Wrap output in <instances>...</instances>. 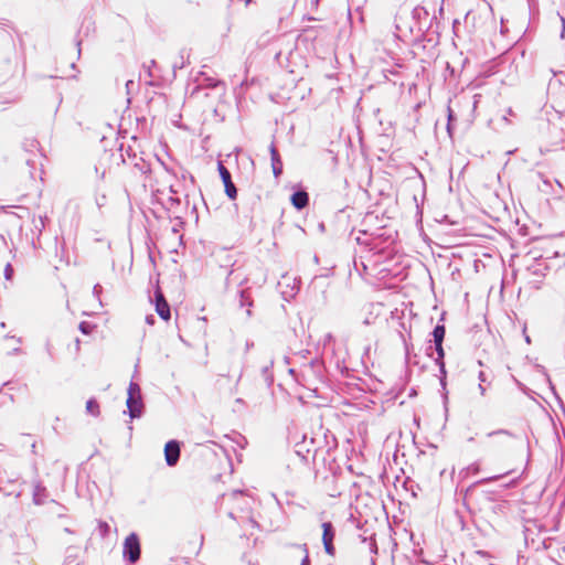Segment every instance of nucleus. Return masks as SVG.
Listing matches in <instances>:
<instances>
[{"label": "nucleus", "mask_w": 565, "mask_h": 565, "mask_svg": "<svg viewBox=\"0 0 565 565\" xmlns=\"http://www.w3.org/2000/svg\"><path fill=\"white\" fill-rule=\"evenodd\" d=\"M140 541L136 533L129 534L124 542V556L130 563H136L140 557Z\"/></svg>", "instance_id": "1"}, {"label": "nucleus", "mask_w": 565, "mask_h": 565, "mask_svg": "<svg viewBox=\"0 0 565 565\" xmlns=\"http://www.w3.org/2000/svg\"><path fill=\"white\" fill-rule=\"evenodd\" d=\"M322 542L324 546V551L327 554L333 556L334 555V546H333V539L335 536V532L333 530V526L330 522L322 523Z\"/></svg>", "instance_id": "2"}, {"label": "nucleus", "mask_w": 565, "mask_h": 565, "mask_svg": "<svg viewBox=\"0 0 565 565\" xmlns=\"http://www.w3.org/2000/svg\"><path fill=\"white\" fill-rule=\"evenodd\" d=\"M217 169H218L221 179L224 183L226 194L228 195L230 199H235L236 198V188L231 180L230 171L223 166L222 162H218Z\"/></svg>", "instance_id": "3"}, {"label": "nucleus", "mask_w": 565, "mask_h": 565, "mask_svg": "<svg viewBox=\"0 0 565 565\" xmlns=\"http://www.w3.org/2000/svg\"><path fill=\"white\" fill-rule=\"evenodd\" d=\"M156 310L163 320L170 319V307L160 291L156 292Z\"/></svg>", "instance_id": "4"}, {"label": "nucleus", "mask_w": 565, "mask_h": 565, "mask_svg": "<svg viewBox=\"0 0 565 565\" xmlns=\"http://www.w3.org/2000/svg\"><path fill=\"white\" fill-rule=\"evenodd\" d=\"M269 151L271 156L273 172L275 177L278 178L282 172V162L274 143L270 145Z\"/></svg>", "instance_id": "5"}, {"label": "nucleus", "mask_w": 565, "mask_h": 565, "mask_svg": "<svg viewBox=\"0 0 565 565\" xmlns=\"http://www.w3.org/2000/svg\"><path fill=\"white\" fill-rule=\"evenodd\" d=\"M164 456L169 466L177 463V440H170L166 444Z\"/></svg>", "instance_id": "6"}, {"label": "nucleus", "mask_w": 565, "mask_h": 565, "mask_svg": "<svg viewBox=\"0 0 565 565\" xmlns=\"http://www.w3.org/2000/svg\"><path fill=\"white\" fill-rule=\"evenodd\" d=\"M291 203L298 210L303 209L308 204L307 192H305V191L295 192L291 195Z\"/></svg>", "instance_id": "7"}, {"label": "nucleus", "mask_w": 565, "mask_h": 565, "mask_svg": "<svg viewBox=\"0 0 565 565\" xmlns=\"http://www.w3.org/2000/svg\"><path fill=\"white\" fill-rule=\"evenodd\" d=\"M445 327L444 326H436L433 331L434 342L435 347H439V344H443L444 338H445Z\"/></svg>", "instance_id": "8"}, {"label": "nucleus", "mask_w": 565, "mask_h": 565, "mask_svg": "<svg viewBox=\"0 0 565 565\" xmlns=\"http://www.w3.org/2000/svg\"><path fill=\"white\" fill-rule=\"evenodd\" d=\"M86 411L93 416H98L100 413L99 404L96 399L90 398L86 402Z\"/></svg>", "instance_id": "9"}, {"label": "nucleus", "mask_w": 565, "mask_h": 565, "mask_svg": "<svg viewBox=\"0 0 565 565\" xmlns=\"http://www.w3.org/2000/svg\"><path fill=\"white\" fill-rule=\"evenodd\" d=\"M436 351H437V355H438L436 361L438 362V364L440 365L441 371L444 372V362H443L444 349H443V344H439V347H436Z\"/></svg>", "instance_id": "10"}, {"label": "nucleus", "mask_w": 565, "mask_h": 565, "mask_svg": "<svg viewBox=\"0 0 565 565\" xmlns=\"http://www.w3.org/2000/svg\"><path fill=\"white\" fill-rule=\"evenodd\" d=\"M303 553H305V556H303V559L301 562V565H309L310 561H309V555H308V548L306 545H302L301 546Z\"/></svg>", "instance_id": "11"}, {"label": "nucleus", "mask_w": 565, "mask_h": 565, "mask_svg": "<svg viewBox=\"0 0 565 565\" xmlns=\"http://www.w3.org/2000/svg\"><path fill=\"white\" fill-rule=\"evenodd\" d=\"M495 434H504V435H507V434H508V431H505V430H499V431H495ZM492 435H494V433H490V434H488V436H489V437H490V436H492Z\"/></svg>", "instance_id": "12"}, {"label": "nucleus", "mask_w": 565, "mask_h": 565, "mask_svg": "<svg viewBox=\"0 0 565 565\" xmlns=\"http://www.w3.org/2000/svg\"><path fill=\"white\" fill-rule=\"evenodd\" d=\"M130 414H131V416H132V417L137 416V415H136V411H135V409H132L131 407H130Z\"/></svg>", "instance_id": "13"}, {"label": "nucleus", "mask_w": 565, "mask_h": 565, "mask_svg": "<svg viewBox=\"0 0 565 565\" xmlns=\"http://www.w3.org/2000/svg\"><path fill=\"white\" fill-rule=\"evenodd\" d=\"M479 388H480L481 394L483 395L484 394V388L482 387V385H479Z\"/></svg>", "instance_id": "14"}, {"label": "nucleus", "mask_w": 565, "mask_h": 565, "mask_svg": "<svg viewBox=\"0 0 565 565\" xmlns=\"http://www.w3.org/2000/svg\"><path fill=\"white\" fill-rule=\"evenodd\" d=\"M81 329L83 330V332H85V333L87 332L86 328H84V323L81 324Z\"/></svg>", "instance_id": "15"}, {"label": "nucleus", "mask_w": 565, "mask_h": 565, "mask_svg": "<svg viewBox=\"0 0 565 565\" xmlns=\"http://www.w3.org/2000/svg\"><path fill=\"white\" fill-rule=\"evenodd\" d=\"M479 377H480V380H481V381H483V380H484V379H483V372H480Z\"/></svg>", "instance_id": "16"}, {"label": "nucleus", "mask_w": 565, "mask_h": 565, "mask_svg": "<svg viewBox=\"0 0 565 565\" xmlns=\"http://www.w3.org/2000/svg\"><path fill=\"white\" fill-rule=\"evenodd\" d=\"M564 33H565V28H563L561 36H564Z\"/></svg>", "instance_id": "17"}, {"label": "nucleus", "mask_w": 565, "mask_h": 565, "mask_svg": "<svg viewBox=\"0 0 565 565\" xmlns=\"http://www.w3.org/2000/svg\"><path fill=\"white\" fill-rule=\"evenodd\" d=\"M564 33H565V28H563L561 36H564Z\"/></svg>", "instance_id": "18"}, {"label": "nucleus", "mask_w": 565, "mask_h": 565, "mask_svg": "<svg viewBox=\"0 0 565 565\" xmlns=\"http://www.w3.org/2000/svg\"><path fill=\"white\" fill-rule=\"evenodd\" d=\"M511 115H513V111L511 109H509L508 116H511Z\"/></svg>", "instance_id": "19"}]
</instances>
